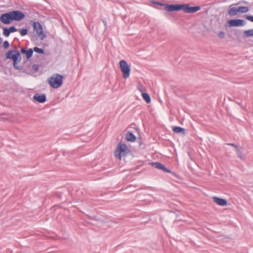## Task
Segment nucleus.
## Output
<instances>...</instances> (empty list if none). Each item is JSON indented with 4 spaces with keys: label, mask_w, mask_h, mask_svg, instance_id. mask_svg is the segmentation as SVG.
<instances>
[{
    "label": "nucleus",
    "mask_w": 253,
    "mask_h": 253,
    "mask_svg": "<svg viewBox=\"0 0 253 253\" xmlns=\"http://www.w3.org/2000/svg\"><path fill=\"white\" fill-rule=\"evenodd\" d=\"M33 33L29 34L32 41H35L38 38L42 41L46 37V34L43 32L42 25L39 22L33 23Z\"/></svg>",
    "instance_id": "nucleus-1"
},
{
    "label": "nucleus",
    "mask_w": 253,
    "mask_h": 253,
    "mask_svg": "<svg viewBox=\"0 0 253 253\" xmlns=\"http://www.w3.org/2000/svg\"><path fill=\"white\" fill-rule=\"evenodd\" d=\"M6 58L10 59L13 61V66L16 69H20V67L17 65V62H19L21 60L20 53L18 50H10L6 53Z\"/></svg>",
    "instance_id": "nucleus-2"
},
{
    "label": "nucleus",
    "mask_w": 253,
    "mask_h": 253,
    "mask_svg": "<svg viewBox=\"0 0 253 253\" xmlns=\"http://www.w3.org/2000/svg\"><path fill=\"white\" fill-rule=\"evenodd\" d=\"M63 76L61 75L56 74L48 79L49 84L54 88L59 87L62 84Z\"/></svg>",
    "instance_id": "nucleus-3"
},
{
    "label": "nucleus",
    "mask_w": 253,
    "mask_h": 253,
    "mask_svg": "<svg viewBox=\"0 0 253 253\" xmlns=\"http://www.w3.org/2000/svg\"><path fill=\"white\" fill-rule=\"evenodd\" d=\"M200 9V6H190L189 4H175V11L182 10L184 12L192 13Z\"/></svg>",
    "instance_id": "nucleus-4"
},
{
    "label": "nucleus",
    "mask_w": 253,
    "mask_h": 253,
    "mask_svg": "<svg viewBox=\"0 0 253 253\" xmlns=\"http://www.w3.org/2000/svg\"><path fill=\"white\" fill-rule=\"evenodd\" d=\"M120 68L124 79L127 78L130 75V69L126 61L122 60L119 62Z\"/></svg>",
    "instance_id": "nucleus-5"
},
{
    "label": "nucleus",
    "mask_w": 253,
    "mask_h": 253,
    "mask_svg": "<svg viewBox=\"0 0 253 253\" xmlns=\"http://www.w3.org/2000/svg\"><path fill=\"white\" fill-rule=\"evenodd\" d=\"M128 149L126 145L125 144H119L115 151L114 155L116 158L121 159L122 155H125L127 154Z\"/></svg>",
    "instance_id": "nucleus-6"
},
{
    "label": "nucleus",
    "mask_w": 253,
    "mask_h": 253,
    "mask_svg": "<svg viewBox=\"0 0 253 253\" xmlns=\"http://www.w3.org/2000/svg\"><path fill=\"white\" fill-rule=\"evenodd\" d=\"M0 21L1 23L5 25H8L11 23L14 20L10 11L1 14L0 17Z\"/></svg>",
    "instance_id": "nucleus-7"
},
{
    "label": "nucleus",
    "mask_w": 253,
    "mask_h": 253,
    "mask_svg": "<svg viewBox=\"0 0 253 253\" xmlns=\"http://www.w3.org/2000/svg\"><path fill=\"white\" fill-rule=\"evenodd\" d=\"M10 12L14 21H20L25 17V14L20 10H12Z\"/></svg>",
    "instance_id": "nucleus-8"
},
{
    "label": "nucleus",
    "mask_w": 253,
    "mask_h": 253,
    "mask_svg": "<svg viewBox=\"0 0 253 253\" xmlns=\"http://www.w3.org/2000/svg\"><path fill=\"white\" fill-rule=\"evenodd\" d=\"M154 4L158 5L163 7V9L166 10L167 12H173L174 11V4L169 5L165 3H163L161 2L158 1H153ZM167 13H165V15H167Z\"/></svg>",
    "instance_id": "nucleus-9"
},
{
    "label": "nucleus",
    "mask_w": 253,
    "mask_h": 253,
    "mask_svg": "<svg viewBox=\"0 0 253 253\" xmlns=\"http://www.w3.org/2000/svg\"><path fill=\"white\" fill-rule=\"evenodd\" d=\"M245 22L242 19H233L230 20L228 22V24L230 27H238L245 25Z\"/></svg>",
    "instance_id": "nucleus-10"
},
{
    "label": "nucleus",
    "mask_w": 253,
    "mask_h": 253,
    "mask_svg": "<svg viewBox=\"0 0 253 253\" xmlns=\"http://www.w3.org/2000/svg\"><path fill=\"white\" fill-rule=\"evenodd\" d=\"M151 165L158 169L162 170L163 171L167 172H170V170L168 169L164 165H163L162 163H160L159 162H155V163H152Z\"/></svg>",
    "instance_id": "nucleus-11"
},
{
    "label": "nucleus",
    "mask_w": 253,
    "mask_h": 253,
    "mask_svg": "<svg viewBox=\"0 0 253 253\" xmlns=\"http://www.w3.org/2000/svg\"><path fill=\"white\" fill-rule=\"evenodd\" d=\"M33 99L36 101L42 103L46 101V98L45 94H40L39 93H36L34 96Z\"/></svg>",
    "instance_id": "nucleus-12"
},
{
    "label": "nucleus",
    "mask_w": 253,
    "mask_h": 253,
    "mask_svg": "<svg viewBox=\"0 0 253 253\" xmlns=\"http://www.w3.org/2000/svg\"><path fill=\"white\" fill-rule=\"evenodd\" d=\"M212 199L213 201L219 206H225L227 204L226 200L224 199L218 197H213Z\"/></svg>",
    "instance_id": "nucleus-13"
},
{
    "label": "nucleus",
    "mask_w": 253,
    "mask_h": 253,
    "mask_svg": "<svg viewBox=\"0 0 253 253\" xmlns=\"http://www.w3.org/2000/svg\"><path fill=\"white\" fill-rule=\"evenodd\" d=\"M237 156L241 160H245L246 159V155L243 152L242 148H237L236 150Z\"/></svg>",
    "instance_id": "nucleus-14"
},
{
    "label": "nucleus",
    "mask_w": 253,
    "mask_h": 253,
    "mask_svg": "<svg viewBox=\"0 0 253 253\" xmlns=\"http://www.w3.org/2000/svg\"><path fill=\"white\" fill-rule=\"evenodd\" d=\"M126 138L127 141L131 142H134L136 139L135 135L131 132H129L126 134Z\"/></svg>",
    "instance_id": "nucleus-15"
},
{
    "label": "nucleus",
    "mask_w": 253,
    "mask_h": 253,
    "mask_svg": "<svg viewBox=\"0 0 253 253\" xmlns=\"http://www.w3.org/2000/svg\"><path fill=\"white\" fill-rule=\"evenodd\" d=\"M175 133L179 134L182 135H185L186 134V130L179 126H175Z\"/></svg>",
    "instance_id": "nucleus-16"
},
{
    "label": "nucleus",
    "mask_w": 253,
    "mask_h": 253,
    "mask_svg": "<svg viewBox=\"0 0 253 253\" xmlns=\"http://www.w3.org/2000/svg\"><path fill=\"white\" fill-rule=\"evenodd\" d=\"M228 13L231 16L236 15L239 13L238 8L230 6L228 10Z\"/></svg>",
    "instance_id": "nucleus-17"
},
{
    "label": "nucleus",
    "mask_w": 253,
    "mask_h": 253,
    "mask_svg": "<svg viewBox=\"0 0 253 253\" xmlns=\"http://www.w3.org/2000/svg\"><path fill=\"white\" fill-rule=\"evenodd\" d=\"M142 95L143 97V98L144 99V100L146 102V103H149L151 101V98L150 97V95L145 92H142Z\"/></svg>",
    "instance_id": "nucleus-18"
},
{
    "label": "nucleus",
    "mask_w": 253,
    "mask_h": 253,
    "mask_svg": "<svg viewBox=\"0 0 253 253\" xmlns=\"http://www.w3.org/2000/svg\"><path fill=\"white\" fill-rule=\"evenodd\" d=\"M249 10V8L247 6H240L238 8L239 13H246Z\"/></svg>",
    "instance_id": "nucleus-19"
},
{
    "label": "nucleus",
    "mask_w": 253,
    "mask_h": 253,
    "mask_svg": "<svg viewBox=\"0 0 253 253\" xmlns=\"http://www.w3.org/2000/svg\"><path fill=\"white\" fill-rule=\"evenodd\" d=\"M244 34L247 37H253V29L246 30Z\"/></svg>",
    "instance_id": "nucleus-20"
},
{
    "label": "nucleus",
    "mask_w": 253,
    "mask_h": 253,
    "mask_svg": "<svg viewBox=\"0 0 253 253\" xmlns=\"http://www.w3.org/2000/svg\"><path fill=\"white\" fill-rule=\"evenodd\" d=\"M33 49H32V48H30L28 50H27L26 52V57L27 59H29L32 56L33 54Z\"/></svg>",
    "instance_id": "nucleus-21"
},
{
    "label": "nucleus",
    "mask_w": 253,
    "mask_h": 253,
    "mask_svg": "<svg viewBox=\"0 0 253 253\" xmlns=\"http://www.w3.org/2000/svg\"><path fill=\"white\" fill-rule=\"evenodd\" d=\"M3 34L6 37H9L10 34L9 28H4L3 29Z\"/></svg>",
    "instance_id": "nucleus-22"
},
{
    "label": "nucleus",
    "mask_w": 253,
    "mask_h": 253,
    "mask_svg": "<svg viewBox=\"0 0 253 253\" xmlns=\"http://www.w3.org/2000/svg\"><path fill=\"white\" fill-rule=\"evenodd\" d=\"M21 36H24L28 34V30L26 28H23L18 30Z\"/></svg>",
    "instance_id": "nucleus-23"
},
{
    "label": "nucleus",
    "mask_w": 253,
    "mask_h": 253,
    "mask_svg": "<svg viewBox=\"0 0 253 253\" xmlns=\"http://www.w3.org/2000/svg\"><path fill=\"white\" fill-rule=\"evenodd\" d=\"M33 50L38 53L42 54L44 53V50L42 48H40L38 47H35L33 49Z\"/></svg>",
    "instance_id": "nucleus-24"
},
{
    "label": "nucleus",
    "mask_w": 253,
    "mask_h": 253,
    "mask_svg": "<svg viewBox=\"0 0 253 253\" xmlns=\"http://www.w3.org/2000/svg\"><path fill=\"white\" fill-rule=\"evenodd\" d=\"M137 89L142 93L144 92V89L143 86L141 84H139L137 85Z\"/></svg>",
    "instance_id": "nucleus-25"
},
{
    "label": "nucleus",
    "mask_w": 253,
    "mask_h": 253,
    "mask_svg": "<svg viewBox=\"0 0 253 253\" xmlns=\"http://www.w3.org/2000/svg\"><path fill=\"white\" fill-rule=\"evenodd\" d=\"M10 33L18 31V30L14 26H11L9 28Z\"/></svg>",
    "instance_id": "nucleus-26"
},
{
    "label": "nucleus",
    "mask_w": 253,
    "mask_h": 253,
    "mask_svg": "<svg viewBox=\"0 0 253 253\" xmlns=\"http://www.w3.org/2000/svg\"><path fill=\"white\" fill-rule=\"evenodd\" d=\"M39 65L37 64H34L32 66V69L34 72H37L39 70Z\"/></svg>",
    "instance_id": "nucleus-27"
},
{
    "label": "nucleus",
    "mask_w": 253,
    "mask_h": 253,
    "mask_svg": "<svg viewBox=\"0 0 253 253\" xmlns=\"http://www.w3.org/2000/svg\"><path fill=\"white\" fill-rule=\"evenodd\" d=\"M218 37L219 38H221V39H223L225 37V33L224 32H222V31H221V32H219L218 34Z\"/></svg>",
    "instance_id": "nucleus-28"
},
{
    "label": "nucleus",
    "mask_w": 253,
    "mask_h": 253,
    "mask_svg": "<svg viewBox=\"0 0 253 253\" xmlns=\"http://www.w3.org/2000/svg\"><path fill=\"white\" fill-rule=\"evenodd\" d=\"M3 46L4 48H7L9 46V43L8 41H4L3 43Z\"/></svg>",
    "instance_id": "nucleus-29"
},
{
    "label": "nucleus",
    "mask_w": 253,
    "mask_h": 253,
    "mask_svg": "<svg viewBox=\"0 0 253 253\" xmlns=\"http://www.w3.org/2000/svg\"><path fill=\"white\" fill-rule=\"evenodd\" d=\"M246 19H248V20L253 22V16H250V15L246 16Z\"/></svg>",
    "instance_id": "nucleus-30"
},
{
    "label": "nucleus",
    "mask_w": 253,
    "mask_h": 253,
    "mask_svg": "<svg viewBox=\"0 0 253 253\" xmlns=\"http://www.w3.org/2000/svg\"><path fill=\"white\" fill-rule=\"evenodd\" d=\"M228 145H231V146H232L233 147H234L235 148H236V150L237 149V148H239L238 146L236 145L234 143H229L228 144Z\"/></svg>",
    "instance_id": "nucleus-31"
},
{
    "label": "nucleus",
    "mask_w": 253,
    "mask_h": 253,
    "mask_svg": "<svg viewBox=\"0 0 253 253\" xmlns=\"http://www.w3.org/2000/svg\"><path fill=\"white\" fill-rule=\"evenodd\" d=\"M27 50H26L24 48H22L21 50V52L22 53H23V54H26V52H27Z\"/></svg>",
    "instance_id": "nucleus-32"
},
{
    "label": "nucleus",
    "mask_w": 253,
    "mask_h": 253,
    "mask_svg": "<svg viewBox=\"0 0 253 253\" xmlns=\"http://www.w3.org/2000/svg\"><path fill=\"white\" fill-rule=\"evenodd\" d=\"M2 42V39L1 38H0V44Z\"/></svg>",
    "instance_id": "nucleus-33"
},
{
    "label": "nucleus",
    "mask_w": 253,
    "mask_h": 253,
    "mask_svg": "<svg viewBox=\"0 0 253 253\" xmlns=\"http://www.w3.org/2000/svg\"><path fill=\"white\" fill-rule=\"evenodd\" d=\"M171 128H172V130L174 131V126H172Z\"/></svg>",
    "instance_id": "nucleus-34"
},
{
    "label": "nucleus",
    "mask_w": 253,
    "mask_h": 253,
    "mask_svg": "<svg viewBox=\"0 0 253 253\" xmlns=\"http://www.w3.org/2000/svg\"><path fill=\"white\" fill-rule=\"evenodd\" d=\"M103 23H104V24L106 25V22L104 21V20H103Z\"/></svg>",
    "instance_id": "nucleus-35"
}]
</instances>
